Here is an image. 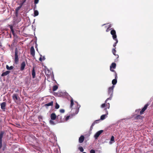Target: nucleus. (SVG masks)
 <instances>
[{"label": "nucleus", "instance_id": "b1692460", "mask_svg": "<svg viewBox=\"0 0 153 153\" xmlns=\"http://www.w3.org/2000/svg\"><path fill=\"white\" fill-rule=\"evenodd\" d=\"M110 95V97L109 98H108L105 101V103H106V102L107 101H108V100H111L112 99V97H113V95Z\"/></svg>", "mask_w": 153, "mask_h": 153}, {"label": "nucleus", "instance_id": "8fccbe9b", "mask_svg": "<svg viewBox=\"0 0 153 153\" xmlns=\"http://www.w3.org/2000/svg\"><path fill=\"white\" fill-rule=\"evenodd\" d=\"M26 0H23L22 2L24 3L26 1Z\"/></svg>", "mask_w": 153, "mask_h": 153}, {"label": "nucleus", "instance_id": "412c9836", "mask_svg": "<svg viewBox=\"0 0 153 153\" xmlns=\"http://www.w3.org/2000/svg\"><path fill=\"white\" fill-rule=\"evenodd\" d=\"M74 100L73 98H71V105H70V108H72V107L74 105Z\"/></svg>", "mask_w": 153, "mask_h": 153}, {"label": "nucleus", "instance_id": "7c9ffc66", "mask_svg": "<svg viewBox=\"0 0 153 153\" xmlns=\"http://www.w3.org/2000/svg\"><path fill=\"white\" fill-rule=\"evenodd\" d=\"M136 119H142V117L140 115H138L136 117Z\"/></svg>", "mask_w": 153, "mask_h": 153}, {"label": "nucleus", "instance_id": "c9c22d12", "mask_svg": "<svg viewBox=\"0 0 153 153\" xmlns=\"http://www.w3.org/2000/svg\"><path fill=\"white\" fill-rule=\"evenodd\" d=\"M106 106L107 107V108L109 109L110 108V104L109 103H106Z\"/></svg>", "mask_w": 153, "mask_h": 153}, {"label": "nucleus", "instance_id": "e433bc0d", "mask_svg": "<svg viewBox=\"0 0 153 153\" xmlns=\"http://www.w3.org/2000/svg\"><path fill=\"white\" fill-rule=\"evenodd\" d=\"M60 112L61 113H63L65 112V110L64 109H61L60 110Z\"/></svg>", "mask_w": 153, "mask_h": 153}, {"label": "nucleus", "instance_id": "2f4dec72", "mask_svg": "<svg viewBox=\"0 0 153 153\" xmlns=\"http://www.w3.org/2000/svg\"><path fill=\"white\" fill-rule=\"evenodd\" d=\"M21 6H19L17 7L15 10V11H18L21 8Z\"/></svg>", "mask_w": 153, "mask_h": 153}, {"label": "nucleus", "instance_id": "39448f33", "mask_svg": "<svg viewBox=\"0 0 153 153\" xmlns=\"http://www.w3.org/2000/svg\"><path fill=\"white\" fill-rule=\"evenodd\" d=\"M104 110L105 111L106 114H103L100 117V120H104L105 119L106 117H107V115L108 114V111L107 110V108H105L104 109Z\"/></svg>", "mask_w": 153, "mask_h": 153}, {"label": "nucleus", "instance_id": "a19ab883", "mask_svg": "<svg viewBox=\"0 0 153 153\" xmlns=\"http://www.w3.org/2000/svg\"><path fill=\"white\" fill-rule=\"evenodd\" d=\"M100 121V120H95L94 122L95 124L96 123H98V122H99Z\"/></svg>", "mask_w": 153, "mask_h": 153}, {"label": "nucleus", "instance_id": "3c124183", "mask_svg": "<svg viewBox=\"0 0 153 153\" xmlns=\"http://www.w3.org/2000/svg\"><path fill=\"white\" fill-rule=\"evenodd\" d=\"M109 28L108 27L107 28V29L106 30V32H108V31H109Z\"/></svg>", "mask_w": 153, "mask_h": 153}, {"label": "nucleus", "instance_id": "f704fd0d", "mask_svg": "<svg viewBox=\"0 0 153 153\" xmlns=\"http://www.w3.org/2000/svg\"><path fill=\"white\" fill-rule=\"evenodd\" d=\"M3 145H2V141H0V149L3 147Z\"/></svg>", "mask_w": 153, "mask_h": 153}, {"label": "nucleus", "instance_id": "a18cd8bd", "mask_svg": "<svg viewBox=\"0 0 153 153\" xmlns=\"http://www.w3.org/2000/svg\"><path fill=\"white\" fill-rule=\"evenodd\" d=\"M24 3H23V2H22L20 4V6H21V7H22V6L23 5V4Z\"/></svg>", "mask_w": 153, "mask_h": 153}, {"label": "nucleus", "instance_id": "c85d7f7f", "mask_svg": "<svg viewBox=\"0 0 153 153\" xmlns=\"http://www.w3.org/2000/svg\"><path fill=\"white\" fill-rule=\"evenodd\" d=\"M59 105L57 102H56V105H55V108L56 109H58L59 108Z\"/></svg>", "mask_w": 153, "mask_h": 153}, {"label": "nucleus", "instance_id": "9b49d317", "mask_svg": "<svg viewBox=\"0 0 153 153\" xmlns=\"http://www.w3.org/2000/svg\"><path fill=\"white\" fill-rule=\"evenodd\" d=\"M25 65L26 64L25 62H22L21 65L20 70L21 71H23L24 69Z\"/></svg>", "mask_w": 153, "mask_h": 153}, {"label": "nucleus", "instance_id": "2eb2a0df", "mask_svg": "<svg viewBox=\"0 0 153 153\" xmlns=\"http://www.w3.org/2000/svg\"><path fill=\"white\" fill-rule=\"evenodd\" d=\"M4 133V131H1L0 132V141H2V138Z\"/></svg>", "mask_w": 153, "mask_h": 153}, {"label": "nucleus", "instance_id": "c756f323", "mask_svg": "<svg viewBox=\"0 0 153 153\" xmlns=\"http://www.w3.org/2000/svg\"><path fill=\"white\" fill-rule=\"evenodd\" d=\"M106 103L105 102V103H104L102 104L101 106V107L102 108H105V107L106 106Z\"/></svg>", "mask_w": 153, "mask_h": 153}, {"label": "nucleus", "instance_id": "58836bf2", "mask_svg": "<svg viewBox=\"0 0 153 153\" xmlns=\"http://www.w3.org/2000/svg\"><path fill=\"white\" fill-rule=\"evenodd\" d=\"M39 0H35L34 3L36 4H38L39 2Z\"/></svg>", "mask_w": 153, "mask_h": 153}, {"label": "nucleus", "instance_id": "bf43d9fd", "mask_svg": "<svg viewBox=\"0 0 153 153\" xmlns=\"http://www.w3.org/2000/svg\"><path fill=\"white\" fill-rule=\"evenodd\" d=\"M1 46V44H0V46Z\"/></svg>", "mask_w": 153, "mask_h": 153}, {"label": "nucleus", "instance_id": "6e6d98bb", "mask_svg": "<svg viewBox=\"0 0 153 153\" xmlns=\"http://www.w3.org/2000/svg\"><path fill=\"white\" fill-rule=\"evenodd\" d=\"M117 58H118V57H119L118 55H117Z\"/></svg>", "mask_w": 153, "mask_h": 153}, {"label": "nucleus", "instance_id": "a878e982", "mask_svg": "<svg viewBox=\"0 0 153 153\" xmlns=\"http://www.w3.org/2000/svg\"><path fill=\"white\" fill-rule=\"evenodd\" d=\"M6 148V144L5 143H3V146L2 148V150L3 151H4Z\"/></svg>", "mask_w": 153, "mask_h": 153}, {"label": "nucleus", "instance_id": "aec40b11", "mask_svg": "<svg viewBox=\"0 0 153 153\" xmlns=\"http://www.w3.org/2000/svg\"><path fill=\"white\" fill-rule=\"evenodd\" d=\"M6 68L8 70H11L13 68V67L12 66H11L9 67L8 65H6Z\"/></svg>", "mask_w": 153, "mask_h": 153}, {"label": "nucleus", "instance_id": "72a5a7b5", "mask_svg": "<svg viewBox=\"0 0 153 153\" xmlns=\"http://www.w3.org/2000/svg\"><path fill=\"white\" fill-rule=\"evenodd\" d=\"M112 52L114 55H116L115 54V53L116 52V51L115 49V48H114V49H113V50H112Z\"/></svg>", "mask_w": 153, "mask_h": 153}, {"label": "nucleus", "instance_id": "393cba45", "mask_svg": "<svg viewBox=\"0 0 153 153\" xmlns=\"http://www.w3.org/2000/svg\"><path fill=\"white\" fill-rule=\"evenodd\" d=\"M34 16H37L39 14L38 11L37 10H35L34 11Z\"/></svg>", "mask_w": 153, "mask_h": 153}, {"label": "nucleus", "instance_id": "f8f14e48", "mask_svg": "<svg viewBox=\"0 0 153 153\" xmlns=\"http://www.w3.org/2000/svg\"><path fill=\"white\" fill-rule=\"evenodd\" d=\"M84 137L83 135H81L79 139V143H82L84 140Z\"/></svg>", "mask_w": 153, "mask_h": 153}, {"label": "nucleus", "instance_id": "49530a36", "mask_svg": "<svg viewBox=\"0 0 153 153\" xmlns=\"http://www.w3.org/2000/svg\"><path fill=\"white\" fill-rule=\"evenodd\" d=\"M95 123L94 122L92 124V125H91L92 126H93L94 125H95Z\"/></svg>", "mask_w": 153, "mask_h": 153}, {"label": "nucleus", "instance_id": "473e14b6", "mask_svg": "<svg viewBox=\"0 0 153 153\" xmlns=\"http://www.w3.org/2000/svg\"><path fill=\"white\" fill-rule=\"evenodd\" d=\"M79 149L81 152H83L84 151V149L82 147H79Z\"/></svg>", "mask_w": 153, "mask_h": 153}, {"label": "nucleus", "instance_id": "f03ea898", "mask_svg": "<svg viewBox=\"0 0 153 153\" xmlns=\"http://www.w3.org/2000/svg\"><path fill=\"white\" fill-rule=\"evenodd\" d=\"M80 105H79L77 104V108L75 109V113H73L72 114H71V117H72L73 116L75 115L76 114H78V113L79 112V108L80 107ZM71 117L70 116H67L66 118H65V120L66 121H67L69 119V118H70V117Z\"/></svg>", "mask_w": 153, "mask_h": 153}, {"label": "nucleus", "instance_id": "7ed1b4c3", "mask_svg": "<svg viewBox=\"0 0 153 153\" xmlns=\"http://www.w3.org/2000/svg\"><path fill=\"white\" fill-rule=\"evenodd\" d=\"M19 58L18 55V51L17 48H16L15 51V59L14 61L16 64H17L19 62Z\"/></svg>", "mask_w": 153, "mask_h": 153}, {"label": "nucleus", "instance_id": "6e6552de", "mask_svg": "<svg viewBox=\"0 0 153 153\" xmlns=\"http://www.w3.org/2000/svg\"><path fill=\"white\" fill-rule=\"evenodd\" d=\"M149 105L146 104L145 105L144 107L140 111V114H143V112L147 109Z\"/></svg>", "mask_w": 153, "mask_h": 153}, {"label": "nucleus", "instance_id": "09e8293b", "mask_svg": "<svg viewBox=\"0 0 153 153\" xmlns=\"http://www.w3.org/2000/svg\"><path fill=\"white\" fill-rule=\"evenodd\" d=\"M18 11H16V16H17V14H18Z\"/></svg>", "mask_w": 153, "mask_h": 153}, {"label": "nucleus", "instance_id": "603ef678", "mask_svg": "<svg viewBox=\"0 0 153 153\" xmlns=\"http://www.w3.org/2000/svg\"><path fill=\"white\" fill-rule=\"evenodd\" d=\"M152 145L153 146V140L152 141Z\"/></svg>", "mask_w": 153, "mask_h": 153}, {"label": "nucleus", "instance_id": "4be33fe9", "mask_svg": "<svg viewBox=\"0 0 153 153\" xmlns=\"http://www.w3.org/2000/svg\"><path fill=\"white\" fill-rule=\"evenodd\" d=\"M41 57L39 59V61H42V60H44L45 59V56H43L42 57V55H40Z\"/></svg>", "mask_w": 153, "mask_h": 153}, {"label": "nucleus", "instance_id": "cd10ccee", "mask_svg": "<svg viewBox=\"0 0 153 153\" xmlns=\"http://www.w3.org/2000/svg\"><path fill=\"white\" fill-rule=\"evenodd\" d=\"M114 136H112L110 142V144L111 143V141L114 142Z\"/></svg>", "mask_w": 153, "mask_h": 153}, {"label": "nucleus", "instance_id": "f3484780", "mask_svg": "<svg viewBox=\"0 0 153 153\" xmlns=\"http://www.w3.org/2000/svg\"><path fill=\"white\" fill-rule=\"evenodd\" d=\"M32 74L33 78H34L35 76V72L34 67H33V68L32 70Z\"/></svg>", "mask_w": 153, "mask_h": 153}, {"label": "nucleus", "instance_id": "4468645a", "mask_svg": "<svg viewBox=\"0 0 153 153\" xmlns=\"http://www.w3.org/2000/svg\"><path fill=\"white\" fill-rule=\"evenodd\" d=\"M18 94H14L13 96V99L14 101H16L18 100Z\"/></svg>", "mask_w": 153, "mask_h": 153}, {"label": "nucleus", "instance_id": "5701e85b", "mask_svg": "<svg viewBox=\"0 0 153 153\" xmlns=\"http://www.w3.org/2000/svg\"><path fill=\"white\" fill-rule=\"evenodd\" d=\"M58 87L57 85H55L53 87V91H56L58 89Z\"/></svg>", "mask_w": 153, "mask_h": 153}, {"label": "nucleus", "instance_id": "4c0bfd02", "mask_svg": "<svg viewBox=\"0 0 153 153\" xmlns=\"http://www.w3.org/2000/svg\"><path fill=\"white\" fill-rule=\"evenodd\" d=\"M90 153H95V151L93 149H91L90 151Z\"/></svg>", "mask_w": 153, "mask_h": 153}, {"label": "nucleus", "instance_id": "6ab92c4d", "mask_svg": "<svg viewBox=\"0 0 153 153\" xmlns=\"http://www.w3.org/2000/svg\"><path fill=\"white\" fill-rule=\"evenodd\" d=\"M116 67V64L114 63H112L111 65L110 66V69H111L112 68L115 69Z\"/></svg>", "mask_w": 153, "mask_h": 153}, {"label": "nucleus", "instance_id": "dca6fc26", "mask_svg": "<svg viewBox=\"0 0 153 153\" xmlns=\"http://www.w3.org/2000/svg\"><path fill=\"white\" fill-rule=\"evenodd\" d=\"M53 105V102L52 101H51L50 102H48L45 105V107L49 106H52Z\"/></svg>", "mask_w": 153, "mask_h": 153}, {"label": "nucleus", "instance_id": "de8ad7c7", "mask_svg": "<svg viewBox=\"0 0 153 153\" xmlns=\"http://www.w3.org/2000/svg\"><path fill=\"white\" fill-rule=\"evenodd\" d=\"M93 126H92L91 125V127H90V129L91 130H92V129H93Z\"/></svg>", "mask_w": 153, "mask_h": 153}, {"label": "nucleus", "instance_id": "13d9d810", "mask_svg": "<svg viewBox=\"0 0 153 153\" xmlns=\"http://www.w3.org/2000/svg\"><path fill=\"white\" fill-rule=\"evenodd\" d=\"M76 102V103H77H77H77V102Z\"/></svg>", "mask_w": 153, "mask_h": 153}, {"label": "nucleus", "instance_id": "423d86ee", "mask_svg": "<svg viewBox=\"0 0 153 153\" xmlns=\"http://www.w3.org/2000/svg\"><path fill=\"white\" fill-rule=\"evenodd\" d=\"M103 131V130H101L97 131L94 135L95 139H97Z\"/></svg>", "mask_w": 153, "mask_h": 153}, {"label": "nucleus", "instance_id": "a211bd4d", "mask_svg": "<svg viewBox=\"0 0 153 153\" xmlns=\"http://www.w3.org/2000/svg\"><path fill=\"white\" fill-rule=\"evenodd\" d=\"M10 73V71H7L5 72H4L1 74V76H4L7 75Z\"/></svg>", "mask_w": 153, "mask_h": 153}, {"label": "nucleus", "instance_id": "0eeeda50", "mask_svg": "<svg viewBox=\"0 0 153 153\" xmlns=\"http://www.w3.org/2000/svg\"><path fill=\"white\" fill-rule=\"evenodd\" d=\"M117 74L116 73H115V79H113L112 81V83L113 84L112 86H115L114 85H116L117 82Z\"/></svg>", "mask_w": 153, "mask_h": 153}, {"label": "nucleus", "instance_id": "864d4df0", "mask_svg": "<svg viewBox=\"0 0 153 153\" xmlns=\"http://www.w3.org/2000/svg\"><path fill=\"white\" fill-rule=\"evenodd\" d=\"M140 110V109H138V110H136V111H139Z\"/></svg>", "mask_w": 153, "mask_h": 153}, {"label": "nucleus", "instance_id": "ea45409f", "mask_svg": "<svg viewBox=\"0 0 153 153\" xmlns=\"http://www.w3.org/2000/svg\"><path fill=\"white\" fill-rule=\"evenodd\" d=\"M10 29L11 30L12 33V34H13V35H14V31L12 29V27H11Z\"/></svg>", "mask_w": 153, "mask_h": 153}, {"label": "nucleus", "instance_id": "20e7f679", "mask_svg": "<svg viewBox=\"0 0 153 153\" xmlns=\"http://www.w3.org/2000/svg\"><path fill=\"white\" fill-rule=\"evenodd\" d=\"M115 86H112L108 88V94L109 95H113L114 89Z\"/></svg>", "mask_w": 153, "mask_h": 153}, {"label": "nucleus", "instance_id": "4d7b16f0", "mask_svg": "<svg viewBox=\"0 0 153 153\" xmlns=\"http://www.w3.org/2000/svg\"><path fill=\"white\" fill-rule=\"evenodd\" d=\"M83 153H86L85 152H83Z\"/></svg>", "mask_w": 153, "mask_h": 153}, {"label": "nucleus", "instance_id": "c03bdc74", "mask_svg": "<svg viewBox=\"0 0 153 153\" xmlns=\"http://www.w3.org/2000/svg\"><path fill=\"white\" fill-rule=\"evenodd\" d=\"M39 120H40V119H42V116H39Z\"/></svg>", "mask_w": 153, "mask_h": 153}, {"label": "nucleus", "instance_id": "ddd939ff", "mask_svg": "<svg viewBox=\"0 0 153 153\" xmlns=\"http://www.w3.org/2000/svg\"><path fill=\"white\" fill-rule=\"evenodd\" d=\"M50 117L51 120H54L56 119V116L55 113H53L51 114Z\"/></svg>", "mask_w": 153, "mask_h": 153}, {"label": "nucleus", "instance_id": "79ce46f5", "mask_svg": "<svg viewBox=\"0 0 153 153\" xmlns=\"http://www.w3.org/2000/svg\"><path fill=\"white\" fill-rule=\"evenodd\" d=\"M57 117L58 118H59L60 119H62L60 115H58Z\"/></svg>", "mask_w": 153, "mask_h": 153}, {"label": "nucleus", "instance_id": "5fc2aeb1", "mask_svg": "<svg viewBox=\"0 0 153 153\" xmlns=\"http://www.w3.org/2000/svg\"><path fill=\"white\" fill-rule=\"evenodd\" d=\"M111 27V26L110 25L109 26V27H108V28H110Z\"/></svg>", "mask_w": 153, "mask_h": 153}, {"label": "nucleus", "instance_id": "37998d69", "mask_svg": "<svg viewBox=\"0 0 153 153\" xmlns=\"http://www.w3.org/2000/svg\"><path fill=\"white\" fill-rule=\"evenodd\" d=\"M110 70L111 71L114 72L115 73H115H116V72L114 71V70L112 69V68L111 69H110Z\"/></svg>", "mask_w": 153, "mask_h": 153}, {"label": "nucleus", "instance_id": "9d476101", "mask_svg": "<svg viewBox=\"0 0 153 153\" xmlns=\"http://www.w3.org/2000/svg\"><path fill=\"white\" fill-rule=\"evenodd\" d=\"M6 105V103L5 102H2L1 104V108L4 111L5 109Z\"/></svg>", "mask_w": 153, "mask_h": 153}, {"label": "nucleus", "instance_id": "1a4fd4ad", "mask_svg": "<svg viewBox=\"0 0 153 153\" xmlns=\"http://www.w3.org/2000/svg\"><path fill=\"white\" fill-rule=\"evenodd\" d=\"M30 54L33 56H34L35 54V50L33 46H32L30 48Z\"/></svg>", "mask_w": 153, "mask_h": 153}, {"label": "nucleus", "instance_id": "f257e3e1", "mask_svg": "<svg viewBox=\"0 0 153 153\" xmlns=\"http://www.w3.org/2000/svg\"><path fill=\"white\" fill-rule=\"evenodd\" d=\"M111 34L112 36L113 39L116 41V42L113 44V46L115 47L116 46L118 42V40L117 39V36L116 34V31L114 30H112L111 31Z\"/></svg>", "mask_w": 153, "mask_h": 153}, {"label": "nucleus", "instance_id": "bb28decb", "mask_svg": "<svg viewBox=\"0 0 153 153\" xmlns=\"http://www.w3.org/2000/svg\"><path fill=\"white\" fill-rule=\"evenodd\" d=\"M53 120H50L49 121L50 123L52 125H54L55 124V123L54 122Z\"/></svg>", "mask_w": 153, "mask_h": 153}]
</instances>
